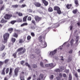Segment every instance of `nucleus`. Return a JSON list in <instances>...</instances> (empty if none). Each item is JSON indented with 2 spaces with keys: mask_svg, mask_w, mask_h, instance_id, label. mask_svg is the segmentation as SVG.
I'll return each mask as SVG.
<instances>
[{
  "mask_svg": "<svg viewBox=\"0 0 80 80\" xmlns=\"http://www.w3.org/2000/svg\"><path fill=\"white\" fill-rule=\"evenodd\" d=\"M27 5H26L25 4H22L21 6V8H23L24 7H25Z\"/></svg>",
  "mask_w": 80,
  "mask_h": 80,
  "instance_id": "603ef678",
  "label": "nucleus"
},
{
  "mask_svg": "<svg viewBox=\"0 0 80 80\" xmlns=\"http://www.w3.org/2000/svg\"><path fill=\"white\" fill-rule=\"evenodd\" d=\"M74 75L76 78H78V73H77V72L75 73Z\"/></svg>",
  "mask_w": 80,
  "mask_h": 80,
  "instance_id": "de8ad7c7",
  "label": "nucleus"
},
{
  "mask_svg": "<svg viewBox=\"0 0 80 80\" xmlns=\"http://www.w3.org/2000/svg\"><path fill=\"white\" fill-rule=\"evenodd\" d=\"M12 70H13V69H12V68H10V69L9 74V76H10V77L11 76H12V73L13 72Z\"/></svg>",
  "mask_w": 80,
  "mask_h": 80,
  "instance_id": "dca6fc26",
  "label": "nucleus"
},
{
  "mask_svg": "<svg viewBox=\"0 0 80 80\" xmlns=\"http://www.w3.org/2000/svg\"><path fill=\"white\" fill-rule=\"evenodd\" d=\"M9 72V68H8L6 69V74H7V73H8V72Z\"/></svg>",
  "mask_w": 80,
  "mask_h": 80,
  "instance_id": "c9c22d12",
  "label": "nucleus"
},
{
  "mask_svg": "<svg viewBox=\"0 0 80 80\" xmlns=\"http://www.w3.org/2000/svg\"><path fill=\"white\" fill-rule=\"evenodd\" d=\"M4 9V5L2 6V7L0 9V11H1L3 10Z\"/></svg>",
  "mask_w": 80,
  "mask_h": 80,
  "instance_id": "8fccbe9b",
  "label": "nucleus"
},
{
  "mask_svg": "<svg viewBox=\"0 0 80 80\" xmlns=\"http://www.w3.org/2000/svg\"><path fill=\"white\" fill-rule=\"evenodd\" d=\"M42 2L45 6H47L48 5V2L45 0H42Z\"/></svg>",
  "mask_w": 80,
  "mask_h": 80,
  "instance_id": "1a4fd4ad",
  "label": "nucleus"
},
{
  "mask_svg": "<svg viewBox=\"0 0 80 80\" xmlns=\"http://www.w3.org/2000/svg\"><path fill=\"white\" fill-rule=\"evenodd\" d=\"M17 15H18V17H22L23 16V14L22 13H21L20 12H15L14 13V15H13V17H17Z\"/></svg>",
  "mask_w": 80,
  "mask_h": 80,
  "instance_id": "20e7f679",
  "label": "nucleus"
},
{
  "mask_svg": "<svg viewBox=\"0 0 80 80\" xmlns=\"http://www.w3.org/2000/svg\"><path fill=\"white\" fill-rule=\"evenodd\" d=\"M42 38V37L41 36H40L39 38H38V39L39 40H40Z\"/></svg>",
  "mask_w": 80,
  "mask_h": 80,
  "instance_id": "052dcab7",
  "label": "nucleus"
},
{
  "mask_svg": "<svg viewBox=\"0 0 80 80\" xmlns=\"http://www.w3.org/2000/svg\"><path fill=\"white\" fill-rule=\"evenodd\" d=\"M4 63V62L0 61V67H2V66L3 65Z\"/></svg>",
  "mask_w": 80,
  "mask_h": 80,
  "instance_id": "58836bf2",
  "label": "nucleus"
},
{
  "mask_svg": "<svg viewBox=\"0 0 80 80\" xmlns=\"http://www.w3.org/2000/svg\"><path fill=\"white\" fill-rule=\"evenodd\" d=\"M57 50L55 49L53 51L51 52L50 53V55H54L57 53Z\"/></svg>",
  "mask_w": 80,
  "mask_h": 80,
  "instance_id": "f8f14e48",
  "label": "nucleus"
},
{
  "mask_svg": "<svg viewBox=\"0 0 80 80\" xmlns=\"http://www.w3.org/2000/svg\"><path fill=\"white\" fill-rule=\"evenodd\" d=\"M40 65L42 67H44V66H43V63L42 62H40Z\"/></svg>",
  "mask_w": 80,
  "mask_h": 80,
  "instance_id": "49530a36",
  "label": "nucleus"
},
{
  "mask_svg": "<svg viewBox=\"0 0 80 80\" xmlns=\"http://www.w3.org/2000/svg\"><path fill=\"white\" fill-rule=\"evenodd\" d=\"M26 52V49L25 48L24 49L23 47H21L18 48L17 52L14 53L12 55V57H13L15 58H17V54L18 52V55H23L25 52Z\"/></svg>",
  "mask_w": 80,
  "mask_h": 80,
  "instance_id": "f257e3e1",
  "label": "nucleus"
},
{
  "mask_svg": "<svg viewBox=\"0 0 80 80\" xmlns=\"http://www.w3.org/2000/svg\"><path fill=\"white\" fill-rule=\"evenodd\" d=\"M66 73H68L69 72V70H65Z\"/></svg>",
  "mask_w": 80,
  "mask_h": 80,
  "instance_id": "774afa93",
  "label": "nucleus"
},
{
  "mask_svg": "<svg viewBox=\"0 0 80 80\" xmlns=\"http://www.w3.org/2000/svg\"><path fill=\"white\" fill-rule=\"evenodd\" d=\"M77 12V9H75L72 11V13L74 14H76Z\"/></svg>",
  "mask_w": 80,
  "mask_h": 80,
  "instance_id": "2f4dec72",
  "label": "nucleus"
},
{
  "mask_svg": "<svg viewBox=\"0 0 80 80\" xmlns=\"http://www.w3.org/2000/svg\"><path fill=\"white\" fill-rule=\"evenodd\" d=\"M37 55H39L40 57H41V54H40V50H38L37 51Z\"/></svg>",
  "mask_w": 80,
  "mask_h": 80,
  "instance_id": "bb28decb",
  "label": "nucleus"
},
{
  "mask_svg": "<svg viewBox=\"0 0 80 80\" xmlns=\"http://www.w3.org/2000/svg\"><path fill=\"white\" fill-rule=\"evenodd\" d=\"M74 3L76 5L75 7H77L79 5V4L78 3V0H75L74 1Z\"/></svg>",
  "mask_w": 80,
  "mask_h": 80,
  "instance_id": "a211bd4d",
  "label": "nucleus"
},
{
  "mask_svg": "<svg viewBox=\"0 0 80 80\" xmlns=\"http://www.w3.org/2000/svg\"><path fill=\"white\" fill-rule=\"evenodd\" d=\"M31 22L32 23H33V24H34V25H36V22H35V20H32Z\"/></svg>",
  "mask_w": 80,
  "mask_h": 80,
  "instance_id": "473e14b6",
  "label": "nucleus"
},
{
  "mask_svg": "<svg viewBox=\"0 0 80 80\" xmlns=\"http://www.w3.org/2000/svg\"><path fill=\"white\" fill-rule=\"evenodd\" d=\"M8 61H9V59H6L4 61L5 63H8Z\"/></svg>",
  "mask_w": 80,
  "mask_h": 80,
  "instance_id": "a18cd8bd",
  "label": "nucleus"
},
{
  "mask_svg": "<svg viewBox=\"0 0 80 80\" xmlns=\"http://www.w3.org/2000/svg\"><path fill=\"white\" fill-rule=\"evenodd\" d=\"M5 45L2 44V45H1L0 47V51H3V50L5 49Z\"/></svg>",
  "mask_w": 80,
  "mask_h": 80,
  "instance_id": "9b49d317",
  "label": "nucleus"
},
{
  "mask_svg": "<svg viewBox=\"0 0 80 80\" xmlns=\"http://www.w3.org/2000/svg\"><path fill=\"white\" fill-rule=\"evenodd\" d=\"M24 1H25V0H21L19 1V3H23Z\"/></svg>",
  "mask_w": 80,
  "mask_h": 80,
  "instance_id": "6e6d98bb",
  "label": "nucleus"
},
{
  "mask_svg": "<svg viewBox=\"0 0 80 80\" xmlns=\"http://www.w3.org/2000/svg\"><path fill=\"white\" fill-rule=\"evenodd\" d=\"M28 10L29 12H32V10L31 9H28Z\"/></svg>",
  "mask_w": 80,
  "mask_h": 80,
  "instance_id": "69168bd1",
  "label": "nucleus"
},
{
  "mask_svg": "<svg viewBox=\"0 0 80 80\" xmlns=\"http://www.w3.org/2000/svg\"><path fill=\"white\" fill-rule=\"evenodd\" d=\"M66 47H67L68 48V47H70V44H68L66 46Z\"/></svg>",
  "mask_w": 80,
  "mask_h": 80,
  "instance_id": "338daca9",
  "label": "nucleus"
},
{
  "mask_svg": "<svg viewBox=\"0 0 80 80\" xmlns=\"http://www.w3.org/2000/svg\"><path fill=\"white\" fill-rule=\"evenodd\" d=\"M51 29H52V27H49L47 28V30L48 31H50Z\"/></svg>",
  "mask_w": 80,
  "mask_h": 80,
  "instance_id": "3c124183",
  "label": "nucleus"
},
{
  "mask_svg": "<svg viewBox=\"0 0 80 80\" xmlns=\"http://www.w3.org/2000/svg\"><path fill=\"white\" fill-rule=\"evenodd\" d=\"M19 70H20V68L18 67H17L14 70V75L15 77H17V76H18V73Z\"/></svg>",
  "mask_w": 80,
  "mask_h": 80,
  "instance_id": "423d86ee",
  "label": "nucleus"
},
{
  "mask_svg": "<svg viewBox=\"0 0 80 80\" xmlns=\"http://www.w3.org/2000/svg\"><path fill=\"white\" fill-rule=\"evenodd\" d=\"M72 74L70 73L69 75V79L68 80H72Z\"/></svg>",
  "mask_w": 80,
  "mask_h": 80,
  "instance_id": "393cba45",
  "label": "nucleus"
},
{
  "mask_svg": "<svg viewBox=\"0 0 80 80\" xmlns=\"http://www.w3.org/2000/svg\"><path fill=\"white\" fill-rule=\"evenodd\" d=\"M72 60V58L70 57H69L68 59V62H71Z\"/></svg>",
  "mask_w": 80,
  "mask_h": 80,
  "instance_id": "c85d7f7f",
  "label": "nucleus"
},
{
  "mask_svg": "<svg viewBox=\"0 0 80 80\" xmlns=\"http://www.w3.org/2000/svg\"><path fill=\"white\" fill-rule=\"evenodd\" d=\"M8 22L7 20H5L3 18H2L1 19V22H0L1 23H5Z\"/></svg>",
  "mask_w": 80,
  "mask_h": 80,
  "instance_id": "2eb2a0df",
  "label": "nucleus"
},
{
  "mask_svg": "<svg viewBox=\"0 0 80 80\" xmlns=\"http://www.w3.org/2000/svg\"><path fill=\"white\" fill-rule=\"evenodd\" d=\"M59 26H60V24L58 23H56L52 25V27L53 28H57V27H58Z\"/></svg>",
  "mask_w": 80,
  "mask_h": 80,
  "instance_id": "ddd939ff",
  "label": "nucleus"
},
{
  "mask_svg": "<svg viewBox=\"0 0 80 80\" xmlns=\"http://www.w3.org/2000/svg\"><path fill=\"white\" fill-rule=\"evenodd\" d=\"M17 22V21L16 20H13L10 22V23L11 24H12V25H13L15 24V23H16Z\"/></svg>",
  "mask_w": 80,
  "mask_h": 80,
  "instance_id": "cd10ccee",
  "label": "nucleus"
},
{
  "mask_svg": "<svg viewBox=\"0 0 80 80\" xmlns=\"http://www.w3.org/2000/svg\"><path fill=\"white\" fill-rule=\"evenodd\" d=\"M34 5L36 7H41V4L39 2H35L34 3Z\"/></svg>",
  "mask_w": 80,
  "mask_h": 80,
  "instance_id": "9d476101",
  "label": "nucleus"
},
{
  "mask_svg": "<svg viewBox=\"0 0 80 80\" xmlns=\"http://www.w3.org/2000/svg\"><path fill=\"white\" fill-rule=\"evenodd\" d=\"M23 42V39H19V43H22Z\"/></svg>",
  "mask_w": 80,
  "mask_h": 80,
  "instance_id": "ea45409f",
  "label": "nucleus"
},
{
  "mask_svg": "<svg viewBox=\"0 0 80 80\" xmlns=\"http://www.w3.org/2000/svg\"><path fill=\"white\" fill-rule=\"evenodd\" d=\"M45 67H51V68H53L55 67V66H53V64L52 63H51L49 64H46L45 65Z\"/></svg>",
  "mask_w": 80,
  "mask_h": 80,
  "instance_id": "6e6552de",
  "label": "nucleus"
},
{
  "mask_svg": "<svg viewBox=\"0 0 80 80\" xmlns=\"http://www.w3.org/2000/svg\"><path fill=\"white\" fill-rule=\"evenodd\" d=\"M5 69H6V68H5V67L3 68L2 70V71L1 73V75H5Z\"/></svg>",
  "mask_w": 80,
  "mask_h": 80,
  "instance_id": "4468645a",
  "label": "nucleus"
},
{
  "mask_svg": "<svg viewBox=\"0 0 80 80\" xmlns=\"http://www.w3.org/2000/svg\"><path fill=\"white\" fill-rule=\"evenodd\" d=\"M31 35L32 37H35V33H34V32H31Z\"/></svg>",
  "mask_w": 80,
  "mask_h": 80,
  "instance_id": "09e8293b",
  "label": "nucleus"
},
{
  "mask_svg": "<svg viewBox=\"0 0 80 80\" xmlns=\"http://www.w3.org/2000/svg\"><path fill=\"white\" fill-rule=\"evenodd\" d=\"M31 78H32V77H29L27 78V80H30Z\"/></svg>",
  "mask_w": 80,
  "mask_h": 80,
  "instance_id": "e2e57ef3",
  "label": "nucleus"
},
{
  "mask_svg": "<svg viewBox=\"0 0 80 80\" xmlns=\"http://www.w3.org/2000/svg\"><path fill=\"white\" fill-rule=\"evenodd\" d=\"M17 22H22V19L20 18H18L17 20Z\"/></svg>",
  "mask_w": 80,
  "mask_h": 80,
  "instance_id": "e433bc0d",
  "label": "nucleus"
},
{
  "mask_svg": "<svg viewBox=\"0 0 80 80\" xmlns=\"http://www.w3.org/2000/svg\"><path fill=\"white\" fill-rule=\"evenodd\" d=\"M11 41L12 43H15L16 41V39H15V38H11Z\"/></svg>",
  "mask_w": 80,
  "mask_h": 80,
  "instance_id": "b1692460",
  "label": "nucleus"
},
{
  "mask_svg": "<svg viewBox=\"0 0 80 80\" xmlns=\"http://www.w3.org/2000/svg\"><path fill=\"white\" fill-rule=\"evenodd\" d=\"M56 78L58 80H61L60 78L59 77H56Z\"/></svg>",
  "mask_w": 80,
  "mask_h": 80,
  "instance_id": "0e129e2a",
  "label": "nucleus"
},
{
  "mask_svg": "<svg viewBox=\"0 0 80 80\" xmlns=\"http://www.w3.org/2000/svg\"><path fill=\"white\" fill-rule=\"evenodd\" d=\"M10 36V34L6 32L3 35L4 41H2V42L4 43H5L7 42V40L9 38V37Z\"/></svg>",
  "mask_w": 80,
  "mask_h": 80,
  "instance_id": "f03ea898",
  "label": "nucleus"
},
{
  "mask_svg": "<svg viewBox=\"0 0 80 80\" xmlns=\"http://www.w3.org/2000/svg\"><path fill=\"white\" fill-rule=\"evenodd\" d=\"M25 65L27 66L28 67H29V68H30V65H29L28 63H27V62L26 63H25Z\"/></svg>",
  "mask_w": 80,
  "mask_h": 80,
  "instance_id": "37998d69",
  "label": "nucleus"
},
{
  "mask_svg": "<svg viewBox=\"0 0 80 80\" xmlns=\"http://www.w3.org/2000/svg\"><path fill=\"white\" fill-rule=\"evenodd\" d=\"M73 52V50L71 49V50L69 52V53H72Z\"/></svg>",
  "mask_w": 80,
  "mask_h": 80,
  "instance_id": "13d9d810",
  "label": "nucleus"
},
{
  "mask_svg": "<svg viewBox=\"0 0 80 80\" xmlns=\"http://www.w3.org/2000/svg\"><path fill=\"white\" fill-rule=\"evenodd\" d=\"M43 78V75L42 74H41L39 75V78H40L41 79H42Z\"/></svg>",
  "mask_w": 80,
  "mask_h": 80,
  "instance_id": "f704fd0d",
  "label": "nucleus"
},
{
  "mask_svg": "<svg viewBox=\"0 0 80 80\" xmlns=\"http://www.w3.org/2000/svg\"><path fill=\"white\" fill-rule=\"evenodd\" d=\"M31 36L30 35H28L27 37V40H30L31 39Z\"/></svg>",
  "mask_w": 80,
  "mask_h": 80,
  "instance_id": "72a5a7b5",
  "label": "nucleus"
},
{
  "mask_svg": "<svg viewBox=\"0 0 80 80\" xmlns=\"http://www.w3.org/2000/svg\"><path fill=\"white\" fill-rule=\"evenodd\" d=\"M5 55H6V53L5 52H3L2 53V57H4L5 56Z\"/></svg>",
  "mask_w": 80,
  "mask_h": 80,
  "instance_id": "5fc2aeb1",
  "label": "nucleus"
},
{
  "mask_svg": "<svg viewBox=\"0 0 80 80\" xmlns=\"http://www.w3.org/2000/svg\"><path fill=\"white\" fill-rule=\"evenodd\" d=\"M12 17V15L11 14H6L4 18L5 19H7V20H9L10 19V18Z\"/></svg>",
  "mask_w": 80,
  "mask_h": 80,
  "instance_id": "0eeeda50",
  "label": "nucleus"
},
{
  "mask_svg": "<svg viewBox=\"0 0 80 80\" xmlns=\"http://www.w3.org/2000/svg\"><path fill=\"white\" fill-rule=\"evenodd\" d=\"M34 18L37 23H38L39 22H40V21L42 20V18L39 17L38 16H35L34 17Z\"/></svg>",
  "mask_w": 80,
  "mask_h": 80,
  "instance_id": "39448f33",
  "label": "nucleus"
},
{
  "mask_svg": "<svg viewBox=\"0 0 80 80\" xmlns=\"http://www.w3.org/2000/svg\"><path fill=\"white\" fill-rule=\"evenodd\" d=\"M27 25H28V23H27V22H25L21 24V27H24V26H27Z\"/></svg>",
  "mask_w": 80,
  "mask_h": 80,
  "instance_id": "5701e85b",
  "label": "nucleus"
},
{
  "mask_svg": "<svg viewBox=\"0 0 80 80\" xmlns=\"http://www.w3.org/2000/svg\"><path fill=\"white\" fill-rule=\"evenodd\" d=\"M62 75L63 77H67V75L65 73H63Z\"/></svg>",
  "mask_w": 80,
  "mask_h": 80,
  "instance_id": "bf43d9fd",
  "label": "nucleus"
},
{
  "mask_svg": "<svg viewBox=\"0 0 80 80\" xmlns=\"http://www.w3.org/2000/svg\"><path fill=\"white\" fill-rule=\"evenodd\" d=\"M73 42H74V40H73V39H72V40L70 41V42L71 43V46H72V45H73Z\"/></svg>",
  "mask_w": 80,
  "mask_h": 80,
  "instance_id": "a878e982",
  "label": "nucleus"
},
{
  "mask_svg": "<svg viewBox=\"0 0 80 80\" xmlns=\"http://www.w3.org/2000/svg\"><path fill=\"white\" fill-rule=\"evenodd\" d=\"M20 78L21 80H25L24 77L20 76Z\"/></svg>",
  "mask_w": 80,
  "mask_h": 80,
  "instance_id": "c03bdc74",
  "label": "nucleus"
},
{
  "mask_svg": "<svg viewBox=\"0 0 80 80\" xmlns=\"http://www.w3.org/2000/svg\"><path fill=\"white\" fill-rule=\"evenodd\" d=\"M28 17V16L27 15L25 17H24L23 18V22H27V17Z\"/></svg>",
  "mask_w": 80,
  "mask_h": 80,
  "instance_id": "aec40b11",
  "label": "nucleus"
},
{
  "mask_svg": "<svg viewBox=\"0 0 80 80\" xmlns=\"http://www.w3.org/2000/svg\"><path fill=\"white\" fill-rule=\"evenodd\" d=\"M15 31L17 32L18 34H20L22 33V31L20 30H15Z\"/></svg>",
  "mask_w": 80,
  "mask_h": 80,
  "instance_id": "412c9836",
  "label": "nucleus"
},
{
  "mask_svg": "<svg viewBox=\"0 0 80 80\" xmlns=\"http://www.w3.org/2000/svg\"><path fill=\"white\" fill-rule=\"evenodd\" d=\"M18 34H17V33L15 32L13 34V37H15V38H17V37H18Z\"/></svg>",
  "mask_w": 80,
  "mask_h": 80,
  "instance_id": "4be33fe9",
  "label": "nucleus"
},
{
  "mask_svg": "<svg viewBox=\"0 0 80 80\" xmlns=\"http://www.w3.org/2000/svg\"><path fill=\"white\" fill-rule=\"evenodd\" d=\"M72 4H67L66 5V8L68 9H70V8L72 7Z\"/></svg>",
  "mask_w": 80,
  "mask_h": 80,
  "instance_id": "f3484780",
  "label": "nucleus"
},
{
  "mask_svg": "<svg viewBox=\"0 0 80 80\" xmlns=\"http://www.w3.org/2000/svg\"><path fill=\"white\" fill-rule=\"evenodd\" d=\"M54 10L57 11L58 14H61V10H60V8L58 6H55L54 7Z\"/></svg>",
  "mask_w": 80,
  "mask_h": 80,
  "instance_id": "7ed1b4c3",
  "label": "nucleus"
},
{
  "mask_svg": "<svg viewBox=\"0 0 80 80\" xmlns=\"http://www.w3.org/2000/svg\"><path fill=\"white\" fill-rule=\"evenodd\" d=\"M55 72H60V69H58L55 70Z\"/></svg>",
  "mask_w": 80,
  "mask_h": 80,
  "instance_id": "864d4df0",
  "label": "nucleus"
},
{
  "mask_svg": "<svg viewBox=\"0 0 80 80\" xmlns=\"http://www.w3.org/2000/svg\"><path fill=\"white\" fill-rule=\"evenodd\" d=\"M30 57L31 58H35V55L33 54L31 55Z\"/></svg>",
  "mask_w": 80,
  "mask_h": 80,
  "instance_id": "79ce46f5",
  "label": "nucleus"
},
{
  "mask_svg": "<svg viewBox=\"0 0 80 80\" xmlns=\"http://www.w3.org/2000/svg\"><path fill=\"white\" fill-rule=\"evenodd\" d=\"M32 67L33 68H36L37 67V66L36 64H34L32 65Z\"/></svg>",
  "mask_w": 80,
  "mask_h": 80,
  "instance_id": "4c0bfd02",
  "label": "nucleus"
},
{
  "mask_svg": "<svg viewBox=\"0 0 80 80\" xmlns=\"http://www.w3.org/2000/svg\"><path fill=\"white\" fill-rule=\"evenodd\" d=\"M48 11L50 12H53V9L51 7L49 8L48 9Z\"/></svg>",
  "mask_w": 80,
  "mask_h": 80,
  "instance_id": "7c9ffc66",
  "label": "nucleus"
},
{
  "mask_svg": "<svg viewBox=\"0 0 80 80\" xmlns=\"http://www.w3.org/2000/svg\"><path fill=\"white\" fill-rule=\"evenodd\" d=\"M12 7H13V8H17L18 7V5L16 4L15 5H12Z\"/></svg>",
  "mask_w": 80,
  "mask_h": 80,
  "instance_id": "c756f323",
  "label": "nucleus"
},
{
  "mask_svg": "<svg viewBox=\"0 0 80 80\" xmlns=\"http://www.w3.org/2000/svg\"><path fill=\"white\" fill-rule=\"evenodd\" d=\"M8 30L9 32L10 33H11L13 31V29L12 28H10L8 29Z\"/></svg>",
  "mask_w": 80,
  "mask_h": 80,
  "instance_id": "6ab92c4d",
  "label": "nucleus"
},
{
  "mask_svg": "<svg viewBox=\"0 0 80 80\" xmlns=\"http://www.w3.org/2000/svg\"><path fill=\"white\" fill-rule=\"evenodd\" d=\"M31 28L33 30L34 29H35L36 27H35V26H33L32 27H31Z\"/></svg>",
  "mask_w": 80,
  "mask_h": 80,
  "instance_id": "680f3d73",
  "label": "nucleus"
},
{
  "mask_svg": "<svg viewBox=\"0 0 80 80\" xmlns=\"http://www.w3.org/2000/svg\"><path fill=\"white\" fill-rule=\"evenodd\" d=\"M28 21H31L32 20V17L30 16L28 17Z\"/></svg>",
  "mask_w": 80,
  "mask_h": 80,
  "instance_id": "a19ab883",
  "label": "nucleus"
},
{
  "mask_svg": "<svg viewBox=\"0 0 80 80\" xmlns=\"http://www.w3.org/2000/svg\"><path fill=\"white\" fill-rule=\"evenodd\" d=\"M20 63L21 65H23V63H24V61H21Z\"/></svg>",
  "mask_w": 80,
  "mask_h": 80,
  "instance_id": "4d7b16f0",
  "label": "nucleus"
}]
</instances>
